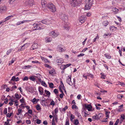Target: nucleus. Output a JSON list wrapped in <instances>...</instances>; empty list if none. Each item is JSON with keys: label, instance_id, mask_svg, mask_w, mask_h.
<instances>
[{"label": "nucleus", "instance_id": "1", "mask_svg": "<svg viewBox=\"0 0 125 125\" xmlns=\"http://www.w3.org/2000/svg\"><path fill=\"white\" fill-rule=\"evenodd\" d=\"M47 7L49 10L52 12H54L56 11L55 7L52 3L48 4L47 5Z\"/></svg>", "mask_w": 125, "mask_h": 125}, {"label": "nucleus", "instance_id": "2", "mask_svg": "<svg viewBox=\"0 0 125 125\" xmlns=\"http://www.w3.org/2000/svg\"><path fill=\"white\" fill-rule=\"evenodd\" d=\"M59 34V33L58 32L55 31H52L49 33L50 35L54 38L57 37Z\"/></svg>", "mask_w": 125, "mask_h": 125}, {"label": "nucleus", "instance_id": "3", "mask_svg": "<svg viewBox=\"0 0 125 125\" xmlns=\"http://www.w3.org/2000/svg\"><path fill=\"white\" fill-rule=\"evenodd\" d=\"M36 26L34 27L35 30H41L43 29L42 28L41 25V24H35ZM35 29H33L32 31H31V30H28L27 31L28 32L27 33H30L31 31H34Z\"/></svg>", "mask_w": 125, "mask_h": 125}, {"label": "nucleus", "instance_id": "4", "mask_svg": "<svg viewBox=\"0 0 125 125\" xmlns=\"http://www.w3.org/2000/svg\"><path fill=\"white\" fill-rule=\"evenodd\" d=\"M60 15L61 18L63 21H66L68 20V16L66 14H61Z\"/></svg>", "mask_w": 125, "mask_h": 125}, {"label": "nucleus", "instance_id": "5", "mask_svg": "<svg viewBox=\"0 0 125 125\" xmlns=\"http://www.w3.org/2000/svg\"><path fill=\"white\" fill-rule=\"evenodd\" d=\"M71 76L70 75L68 76L66 80V82L70 85L72 86L73 85L72 82L71 81Z\"/></svg>", "mask_w": 125, "mask_h": 125}, {"label": "nucleus", "instance_id": "6", "mask_svg": "<svg viewBox=\"0 0 125 125\" xmlns=\"http://www.w3.org/2000/svg\"><path fill=\"white\" fill-rule=\"evenodd\" d=\"M25 4L27 5L32 6L33 4V1L32 0H28L26 1Z\"/></svg>", "mask_w": 125, "mask_h": 125}, {"label": "nucleus", "instance_id": "7", "mask_svg": "<svg viewBox=\"0 0 125 125\" xmlns=\"http://www.w3.org/2000/svg\"><path fill=\"white\" fill-rule=\"evenodd\" d=\"M86 19V18L85 16H81L79 18V20L80 22L81 23H83L85 22Z\"/></svg>", "mask_w": 125, "mask_h": 125}, {"label": "nucleus", "instance_id": "8", "mask_svg": "<svg viewBox=\"0 0 125 125\" xmlns=\"http://www.w3.org/2000/svg\"><path fill=\"white\" fill-rule=\"evenodd\" d=\"M7 10V8L6 6H2L0 8V13H2L3 12H5Z\"/></svg>", "mask_w": 125, "mask_h": 125}, {"label": "nucleus", "instance_id": "9", "mask_svg": "<svg viewBox=\"0 0 125 125\" xmlns=\"http://www.w3.org/2000/svg\"><path fill=\"white\" fill-rule=\"evenodd\" d=\"M85 106L89 111H91L92 110V107L91 105L86 104L85 105Z\"/></svg>", "mask_w": 125, "mask_h": 125}, {"label": "nucleus", "instance_id": "10", "mask_svg": "<svg viewBox=\"0 0 125 125\" xmlns=\"http://www.w3.org/2000/svg\"><path fill=\"white\" fill-rule=\"evenodd\" d=\"M56 62L58 63V65H61L63 62V59L62 58H60L56 60Z\"/></svg>", "mask_w": 125, "mask_h": 125}, {"label": "nucleus", "instance_id": "11", "mask_svg": "<svg viewBox=\"0 0 125 125\" xmlns=\"http://www.w3.org/2000/svg\"><path fill=\"white\" fill-rule=\"evenodd\" d=\"M71 4L73 7H75L77 5V0H72Z\"/></svg>", "mask_w": 125, "mask_h": 125}, {"label": "nucleus", "instance_id": "12", "mask_svg": "<svg viewBox=\"0 0 125 125\" xmlns=\"http://www.w3.org/2000/svg\"><path fill=\"white\" fill-rule=\"evenodd\" d=\"M38 90L40 92V94L41 95L43 94L44 93L43 88L39 86L38 87Z\"/></svg>", "mask_w": 125, "mask_h": 125}, {"label": "nucleus", "instance_id": "13", "mask_svg": "<svg viewBox=\"0 0 125 125\" xmlns=\"http://www.w3.org/2000/svg\"><path fill=\"white\" fill-rule=\"evenodd\" d=\"M124 105L122 104L119 106V108L117 110V111L119 112H121L123 111V107Z\"/></svg>", "mask_w": 125, "mask_h": 125}, {"label": "nucleus", "instance_id": "14", "mask_svg": "<svg viewBox=\"0 0 125 125\" xmlns=\"http://www.w3.org/2000/svg\"><path fill=\"white\" fill-rule=\"evenodd\" d=\"M71 65V63L67 64L65 65H62L61 66V68L62 67H63V68H62V69L64 70L66 68H67V67L69 66H70Z\"/></svg>", "mask_w": 125, "mask_h": 125}, {"label": "nucleus", "instance_id": "15", "mask_svg": "<svg viewBox=\"0 0 125 125\" xmlns=\"http://www.w3.org/2000/svg\"><path fill=\"white\" fill-rule=\"evenodd\" d=\"M58 48L60 52H63L64 51V49L62 47V46L61 45H59L58 46Z\"/></svg>", "mask_w": 125, "mask_h": 125}, {"label": "nucleus", "instance_id": "16", "mask_svg": "<svg viewBox=\"0 0 125 125\" xmlns=\"http://www.w3.org/2000/svg\"><path fill=\"white\" fill-rule=\"evenodd\" d=\"M38 47V44L37 43H35L33 44L32 46V50H34L37 48Z\"/></svg>", "mask_w": 125, "mask_h": 125}, {"label": "nucleus", "instance_id": "17", "mask_svg": "<svg viewBox=\"0 0 125 125\" xmlns=\"http://www.w3.org/2000/svg\"><path fill=\"white\" fill-rule=\"evenodd\" d=\"M91 6H90L89 4L86 3V4L85 5V8L86 10H89L90 8V7Z\"/></svg>", "mask_w": 125, "mask_h": 125}, {"label": "nucleus", "instance_id": "18", "mask_svg": "<svg viewBox=\"0 0 125 125\" xmlns=\"http://www.w3.org/2000/svg\"><path fill=\"white\" fill-rule=\"evenodd\" d=\"M93 0H87L86 3L89 4L90 6H92L93 4Z\"/></svg>", "mask_w": 125, "mask_h": 125}, {"label": "nucleus", "instance_id": "19", "mask_svg": "<svg viewBox=\"0 0 125 125\" xmlns=\"http://www.w3.org/2000/svg\"><path fill=\"white\" fill-rule=\"evenodd\" d=\"M16 58H13L11 61H9V65H11L12 63H13L16 60Z\"/></svg>", "mask_w": 125, "mask_h": 125}, {"label": "nucleus", "instance_id": "20", "mask_svg": "<svg viewBox=\"0 0 125 125\" xmlns=\"http://www.w3.org/2000/svg\"><path fill=\"white\" fill-rule=\"evenodd\" d=\"M45 40L47 42H50L52 41V39L50 37H47L45 38Z\"/></svg>", "mask_w": 125, "mask_h": 125}, {"label": "nucleus", "instance_id": "21", "mask_svg": "<svg viewBox=\"0 0 125 125\" xmlns=\"http://www.w3.org/2000/svg\"><path fill=\"white\" fill-rule=\"evenodd\" d=\"M46 2L44 0H42L41 1V3L43 7H44L46 6Z\"/></svg>", "mask_w": 125, "mask_h": 125}, {"label": "nucleus", "instance_id": "22", "mask_svg": "<svg viewBox=\"0 0 125 125\" xmlns=\"http://www.w3.org/2000/svg\"><path fill=\"white\" fill-rule=\"evenodd\" d=\"M15 98L17 100H19L21 97V95L20 96L17 94H16L15 95Z\"/></svg>", "mask_w": 125, "mask_h": 125}, {"label": "nucleus", "instance_id": "23", "mask_svg": "<svg viewBox=\"0 0 125 125\" xmlns=\"http://www.w3.org/2000/svg\"><path fill=\"white\" fill-rule=\"evenodd\" d=\"M109 23L107 21H105L102 23L103 25L105 26H106Z\"/></svg>", "mask_w": 125, "mask_h": 125}, {"label": "nucleus", "instance_id": "24", "mask_svg": "<svg viewBox=\"0 0 125 125\" xmlns=\"http://www.w3.org/2000/svg\"><path fill=\"white\" fill-rule=\"evenodd\" d=\"M61 84L60 86H61V87L63 89L65 93H66V91L65 90V88L64 85L63 83L61 81Z\"/></svg>", "mask_w": 125, "mask_h": 125}, {"label": "nucleus", "instance_id": "25", "mask_svg": "<svg viewBox=\"0 0 125 125\" xmlns=\"http://www.w3.org/2000/svg\"><path fill=\"white\" fill-rule=\"evenodd\" d=\"M63 28L64 29L67 30H69V26L65 24Z\"/></svg>", "mask_w": 125, "mask_h": 125}, {"label": "nucleus", "instance_id": "26", "mask_svg": "<svg viewBox=\"0 0 125 125\" xmlns=\"http://www.w3.org/2000/svg\"><path fill=\"white\" fill-rule=\"evenodd\" d=\"M41 58L42 60L44 61V62H49V61L48 60V59L44 58L43 57H41Z\"/></svg>", "mask_w": 125, "mask_h": 125}, {"label": "nucleus", "instance_id": "27", "mask_svg": "<svg viewBox=\"0 0 125 125\" xmlns=\"http://www.w3.org/2000/svg\"><path fill=\"white\" fill-rule=\"evenodd\" d=\"M68 107L67 106H66L64 108H63L62 109V111L64 112L65 111H66L67 109H68ZM61 108H60L59 109L60 111H61Z\"/></svg>", "mask_w": 125, "mask_h": 125}, {"label": "nucleus", "instance_id": "28", "mask_svg": "<svg viewBox=\"0 0 125 125\" xmlns=\"http://www.w3.org/2000/svg\"><path fill=\"white\" fill-rule=\"evenodd\" d=\"M25 45V44H24L23 46H22L21 47V48L20 49H19L18 50V51H22L24 50L25 49V47L23 48L24 47Z\"/></svg>", "mask_w": 125, "mask_h": 125}, {"label": "nucleus", "instance_id": "29", "mask_svg": "<svg viewBox=\"0 0 125 125\" xmlns=\"http://www.w3.org/2000/svg\"><path fill=\"white\" fill-rule=\"evenodd\" d=\"M34 76H30L29 77L30 79L32 81H35V78L34 77Z\"/></svg>", "mask_w": 125, "mask_h": 125}, {"label": "nucleus", "instance_id": "30", "mask_svg": "<svg viewBox=\"0 0 125 125\" xmlns=\"http://www.w3.org/2000/svg\"><path fill=\"white\" fill-rule=\"evenodd\" d=\"M75 118V116L74 115H73V114H71V115L70 116V120L71 121H72L73 119H74Z\"/></svg>", "mask_w": 125, "mask_h": 125}, {"label": "nucleus", "instance_id": "31", "mask_svg": "<svg viewBox=\"0 0 125 125\" xmlns=\"http://www.w3.org/2000/svg\"><path fill=\"white\" fill-rule=\"evenodd\" d=\"M39 100V99H38L37 100L35 98H34L32 100V102L33 103H37Z\"/></svg>", "mask_w": 125, "mask_h": 125}, {"label": "nucleus", "instance_id": "32", "mask_svg": "<svg viewBox=\"0 0 125 125\" xmlns=\"http://www.w3.org/2000/svg\"><path fill=\"white\" fill-rule=\"evenodd\" d=\"M54 71V70L53 69H52L51 70H50L49 71V74H52L53 73Z\"/></svg>", "mask_w": 125, "mask_h": 125}, {"label": "nucleus", "instance_id": "33", "mask_svg": "<svg viewBox=\"0 0 125 125\" xmlns=\"http://www.w3.org/2000/svg\"><path fill=\"white\" fill-rule=\"evenodd\" d=\"M114 26H110V29L111 31H114L115 30L114 29Z\"/></svg>", "mask_w": 125, "mask_h": 125}, {"label": "nucleus", "instance_id": "34", "mask_svg": "<svg viewBox=\"0 0 125 125\" xmlns=\"http://www.w3.org/2000/svg\"><path fill=\"white\" fill-rule=\"evenodd\" d=\"M13 17V16L12 15H11V16H8L5 19V21L10 19L11 17Z\"/></svg>", "mask_w": 125, "mask_h": 125}, {"label": "nucleus", "instance_id": "35", "mask_svg": "<svg viewBox=\"0 0 125 125\" xmlns=\"http://www.w3.org/2000/svg\"><path fill=\"white\" fill-rule=\"evenodd\" d=\"M36 109L38 110H39L41 109V108L39 104L37 105L36 106Z\"/></svg>", "mask_w": 125, "mask_h": 125}, {"label": "nucleus", "instance_id": "36", "mask_svg": "<svg viewBox=\"0 0 125 125\" xmlns=\"http://www.w3.org/2000/svg\"><path fill=\"white\" fill-rule=\"evenodd\" d=\"M74 123L75 125H78L79 124L78 120L77 119H75L74 120Z\"/></svg>", "mask_w": 125, "mask_h": 125}, {"label": "nucleus", "instance_id": "37", "mask_svg": "<svg viewBox=\"0 0 125 125\" xmlns=\"http://www.w3.org/2000/svg\"><path fill=\"white\" fill-rule=\"evenodd\" d=\"M31 66L30 65H28L27 66H25L23 67L22 68L23 69H27L30 68Z\"/></svg>", "mask_w": 125, "mask_h": 125}, {"label": "nucleus", "instance_id": "38", "mask_svg": "<svg viewBox=\"0 0 125 125\" xmlns=\"http://www.w3.org/2000/svg\"><path fill=\"white\" fill-rule=\"evenodd\" d=\"M14 99H11L9 103V104L10 105V106H11L13 104V103L14 102Z\"/></svg>", "mask_w": 125, "mask_h": 125}, {"label": "nucleus", "instance_id": "39", "mask_svg": "<svg viewBox=\"0 0 125 125\" xmlns=\"http://www.w3.org/2000/svg\"><path fill=\"white\" fill-rule=\"evenodd\" d=\"M110 113V112L106 111L105 114L106 117L107 118L109 117V114Z\"/></svg>", "mask_w": 125, "mask_h": 125}, {"label": "nucleus", "instance_id": "40", "mask_svg": "<svg viewBox=\"0 0 125 125\" xmlns=\"http://www.w3.org/2000/svg\"><path fill=\"white\" fill-rule=\"evenodd\" d=\"M113 10L114 12H115L116 13H117L118 11V9L115 8H113Z\"/></svg>", "mask_w": 125, "mask_h": 125}, {"label": "nucleus", "instance_id": "41", "mask_svg": "<svg viewBox=\"0 0 125 125\" xmlns=\"http://www.w3.org/2000/svg\"><path fill=\"white\" fill-rule=\"evenodd\" d=\"M105 56L108 59H110L111 58V56H110L109 55H108L106 53L104 54Z\"/></svg>", "mask_w": 125, "mask_h": 125}, {"label": "nucleus", "instance_id": "42", "mask_svg": "<svg viewBox=\"0 0 125 125\" xmlns=\"http://www.w3.org/2000/svg\"><path fill=\"white\" fill-rule=\"evenodd\" d=\"M72 108L73 109H78L77 106L75 104L73 105L72 106Z\"/></svg>", "mask_w": 125, "mask_h": 125}, {"label": "nucleus", "instance_id": "43", "mask_svg": "<svg viewBox=\"0 0 125 125\" xmlns=\"http://www.w3.org/2000/svg\"><path fill=\"white\" fill-rule=\"evenodd\" d=\"M98 118V116L96 114H95L93 116V119H96Z\"/></svg>", "mask_w": 125, "mask_h": 125}, {"label": "nucleus", "instance_id": "44", "mask_svg": "<svg viewBox=\"0 0 125 125\" xmlns=\"http://www.w3.org/2000/svg\"><path fill=\"white\" fill-rule=\"evenodd\" d=\"M123 96V95H121V94H119L117 95V97L118 98L120 99H121L122 98Z\"/></svg>", "mask_w": 125, "mask_h": 125}, {"label": "nucleus", "instance_id": "45", "mask_svg": "<svg viewBox=\"0 0 125 125\" xmlns=\"http://www.w3.org/2000/svg\"><path fill=\"white\" fill-rule=\"evenodd\" d=\"M12 50V49H10L8 50L7 52V54L8 55H9L11 52Z\"/></svg>", "mask_w": 125, "mask_h": 125}, {"label": "nucleus", "instance_id": "46", "mask_svg": "<svg viewBox=\"0 0 125 125\" xmlns=\"http://www.w3.org/2000/svg\"><path fill=\"white\" fill-rule=\"evenodd\" d=\"M103 114L102 113H99L98 114V118H102L103 117Z\"/></svg>", "mask_w": 125, "mask_h": 125}, {"label": "nucleus", "instance_id": "47", "mask_svg": "<svg viewBox=\"0 0 125 125\" xmlns=\"http://www.w3.org/2000/svg\"><path fill=\"white\" fill-rule=\"evenodd\" d=\"M49 86L50 87L52 88L53 87L54 84L52 83H51L49 84Z\"/></svg>", "mask_w": 125, "mask_h": 125}, {"label": "nucleus", "instance_id": "48", "mask_svg": "<svg viewBox=\"0 0 125 125\" xmlns=\"http://www.w3.org/2000/svg\"><path fill=\"white\" fill-rule=\"evenodd\" d=\"M31 21L30 20H23L22 21H21L22 24H23L25 23H26L27 22H29Z\"/></svg>", "mask_w": 125, "mask_h": 125}, {"label": "nucleus", "instance_id": "49", "mask_svg": "<svg viewBox=\"0 0 125 125\" xmlns=\"http://www.w3.org/2000/svg\"><path fill=\"white\" fill-rule=\"evenodd\" d=\"M125 119V116L123 114L121 116V117H120V119L122 120H124Z\"/></svg>", "mask_w": 125, "mask_h": 125}, {"label": "nucleus", "instance_id": "50", "mask_svg": "<svg viewBox=\"0 0 125 125\" xmlns=\"http://www.w3.org/2000/svg\"><path fill=\"white\" fill-rule=\"evenodd\" d=\"M42 23L46 24H47V21L46 19L42 21Z\"/></svg>", "mask_w": 125, "mask_h": 125}, {"label": "nucleus", "instance_id": "51", "mask_svg": "<svg viewBox=\"0 0 125 125\" xmlns=\"http://www.w3.org/2000/svg\"><path fill=\"white\" fill-rule=\"evenodd\" d=\"M44 91L45 93L47 95H50L51 94L50 92L46 90H45Z\"/></svg>", "mask_w": 125, "mask_h": 125}, {"label": "nucleus", "instance_id": "52", "mask_svg": "<svg viewBox=\"0 0 125 125\" xmlns=\"http://www.w3.org/2000/svg\"><path fill=\"white\" fill-rule=\"evenodd\" d=\"M44 65L45 67H47L48 68H52L51 66H50L47 64H44Z\"/></svg>", "mask_w": 125, "mask_h": 125}, {"label": "nucleus", "instance_id": "53", "mask_svg": "<svg viewBox=\"0 0 125 125\" xmlns=\"http://www.w3.org/2000/svg\"><path fill=\"white\" fill-rule=\"evenodd\" d=\"M41 83L42 85L44 86L45 87H46L47 86V85L46 83L44 81H42V82Z\"/></svg>", "mask_w": 125, "mask_h": 125}, {"label": "nucleus", "instance_id": "54", "mask_svg": "<svg viewBox=\"0 0 125 125\" xmlns=\"http://www.w3.org/2000/svg\"><path fill=\"white\" fill-rule=\"evenodd\" d=\"M28 79V77L26 76L24 77L22 79L23 81H27Z\"/></svg>", "mask_w": 125, "mask_h": 125}, {"label": "nucleus", "instance_id": "55", "mask_svg": "<svg viewBox=\"0 0 125 125\" xmlns=\"http://www.w3.org/2000/svg\"><path fill=\"white\" fill-rule=\"evenodd\" d=\"M58 111V108H56L54 110V112H55V114H57Z\"/></svg>", "mask_w": 125, "mask_h": 125}, {"label": "nucleus", "instance_id": "56", "mask_svg": "<svg viewBox=\"0 0 125 125\" xmlns=\"http://www.w3.org/2000/svg\"><path fill=\"white\" fill-rule=\"evenodd\" d=\"M41 122V120L37 119V120L36 123L38 124H40Z\"/></svg>", "mask_w": 125, "mask_h": 125}, {"label": "nucleus", "instance_id": "57", "mask_svg": "<svg viewBox=\"0 0 125 125\" xmlns=\"http://www.w3.org/2000/svg\"><path fill=\"white\" fill-rule=\"evenodd\" d=\"M4 113L5 114H6L7 113V109L6 108H5L4 109Z\"/></svg>", "mask_w": 125, "mask_h": 125}, {"label": "nucleus", "instance_id": "58", "mask_svg": "<svg viewBox=\"0 0 125 125\" xmlns=\"http://www.w3.org/2000/svg\"><path fill=\"white\" fill-rule=\"evenodd\" d=\"M55 119L56 122H57L58 120V118L57 115L56 114H55Z\"/></svg>", "mask_w": 125, "mask_h": 125}, {"label": "nucleus", "instance_id": "59", "mask_svg": "<svg viewBox=\"0 0 125 125\" xmlns=\"http://www.w3.org/2000/svg\"><path fill=\"white\" fill-rule=\"evenodd\" d=\"M20 102L22 103H23L24 102V99L22 98L20 100Z\"/></svg>", "mask_w": 125, "mask_h": 125}, {"label": "nucleus", "instance_id": "60", "mask_svg": "<svg viewBox=\"0 0 125 125\" xmlns=\"http://www.w3.org/2000/svg\"><path fill=\"white\" fill-rule=\"evenodd\" d=\"M50 104L51 105L53 106L54 105H55V103L54 101L52 100Z\"/></svg>", "mask_w": 125, "mask_h": 125}, {"label": "nucleus", "instance_id": "61", "mask_svg": "<svg viewBox=\"0 0 125 125\" xmlns=\"http://www.w3.org/2000/svg\"><path fill=\"white\" fill-rule=\"evenodd\" d=\"M119 119H118L116 122H115V124L114 125H117V124L119 122Z\"/></svg>", "mask_w": 125, "mask_h": 125}, {"label": "nucleus", "instance_id": "62", "mask_svg": "<svg viewBox=\"0 0 125 125\" xmlns=\"http://www.w3.org/2000/svg\"><path fill=\"white\" fill-rule=\"evenodd\" d=\"M53 92L56 94L58 93V90L56 89H55L54 90Z\"/></svg>", "mask_w": 125, "mask_h": 125}, {"label": "nucleus", "instance_id": "63", "mask_svg": "<svg viewBox=\"0 0 125 125\" xmlns=\"http://www.w3.org/2000/svg\"><path fill=\"white\" fill-rule=\"evenodd\" d=\"M101 74L102 75L101 77V78L102 79H105V75L102 74V73H101Z\"/></svg>", "mask_w": 125, "mask_h": 125}, {"label": "nucleus", "instance_id": "64", "mask_svg": "<svg viewBox=\"0 0 125 125\" xmlns=\"http://www.w3.org/2000/svg\"><path fill=\"white\" fill-rule=\"evenodd\" d=\"M31 62L32 63H40L38 61H32Z\"/></svg>", "mask_w": 125, "mask_h": 125}]
</instances>
